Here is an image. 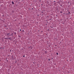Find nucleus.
<instances>
[{"instance_id":"f257e3e1","label":"nucleus","mask_w":74,"mask_h":74,"mask_svg":"<svg viewBox=\"0 0 74 74\" xmlns=\"http://www.w3.org/2000/svg\"><path fill=\"white\" fill-rule=\"evenodd\" d=\"M12 4H14V2L12 1Z\"/></svg>"},{"instance_id":"f03ea898","label":"nucleus","mask_w":74,"mask_h":74,"mask_svg":"<svg viewBox=\"0 0 74 74\" xmlns=\"http://www.w3.org/2000/svg\"><path fill=\"white\" fill-rule=\"evenodd\" d=\"M56 54H57V55H59V54H58V53H56Z\"/></svg>"},{"instance_id":"7ed1b4c3","label":"nucleus","mask_w":74,"mask_h":74,"mask_svg":"<svg viewBox=\"0 0 74 74\" xmlns=\"http://www.w3.org/2000/svg\"><path fill=\"white\" fill-rule=\"evenodd\" d=\"M8 39H10V40H11V38H8Z\"/></svg>"},{"instance_id":"20e7f679","label":"nucleus","mask_w":74,"mask_h":74,"mask_svg":"<svg viewBox=\"0 0 74 74\" xmlns=\"http://www.w3.org/2000/svg\"><path fill=\"white\" fill-rule=\"evenodd\" d=\"M61 12V13H62V12Z\"/></svg>"},{"instance_id":"39448f33","label":"nucleus","mask_w":74,"mask_h":74,"mask_svg":"<svg viewBox=\"0 0 74 74\" xmlns=\"http://www.w3.org/2000/svg\"><path fill=\"white\" fill-rule=\"evenodd\" d=\"M11 35L12 36V34Z\"/></svg>"},{"instance_id":"423d86ee","label":"nucleus","mask_w":74,"mask_h":74,"mask_svg":"<svg viewBox=\"0 0 74 74\" xmlns=\"http://www.w3.org/2000/svg\"><path fill=\"white\" fill-rule=\"evenodd\" d=\"M49 61L50 60H49Z\"/></svg>"},{"instance_id":"0eeeda50","label":"nucleus","mask_w":74,"mask_h":74,"mask_svg":"<svg viewBox=\"0 0 74 74\" xmlns=\"http://www.w3.org/2000/svg\"><path fill=\"white\" fill-rule=\"evenodd\" d=\"M20 31H21V29H20Z\"/></svg>"},{"instance_id":"6e6552de","label":"nucleus","mask_w":74,"mask_h":74,"mask_svg":"<svg viewBox=\"0 0 74 74\" xmlns=\"http://www.w3.org/2000/svg\"><path fill=\"white\" fill-rule=\"evenodd\" d=\"M23 57H25V56H23Z\"/></svg>"},{"instance_id":"1a4fd4ad","label":"nucleus","mask_w":74,"mask_h":74,"mask_svg":"<svg viewBox=\"0 0 74 74\" xmlns=\"http://www.w3.org/2000/svg\"><path fill=\"white\" fill-rule=\"evenodd\" d=\"M10 34V33H9V34Z\"/></svg>"},{"instance_id":"9d476101","label":"nucleus","mask_w":74,"mask_h":74,"mask_svg":"<svg viewBox=\"0 0 74 74\" xmlns=\"http://www.w3.org/2000/svg\"><path fill=\"white\" fill-rule=\"evenodd\" d=\"M23 32H24V30H23Z\"/></svg>"},{"instance_id":"9b49d317","label":"nucleus","mask_w":74,"mask_h":74,"mask_svg":"<svg viewBox=\"0 0 74 74\" xmlns=\"http://www.w3.org/2000/svg\"><path fill=\"white\" fill-rule=\"evenodd\" d=\"M48 30H49V29H48Z\"/></svg>"},{"instance_id":"f8f14e48","label":"nucleus","mask_w":74,"mask_h":74,"mask_svg":"<svg viewBox=\"0 0 74 74\" xmlns=\"http://www.w3.org/2000/svg\"><path fill=\"white\" fill-rule=\"evenodd\" d=\"M3 16H4V15H3Z\"/></svg>"}]
</instances>
